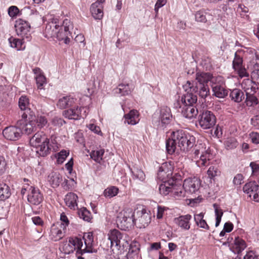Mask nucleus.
I'll return each mask as SVG.
<instances>
[{
    "label": "nucleus",
    "mask_w": 259,
    "mask_h": 259,
    "mask_svg": "<svg viewBox=\"0 0 259 259\" xmlns=\"http://www.w3.org/2000/svg\"><path fill=\"white\" fill-rule=\"evenodd\" d=\"M151 220L150 211L145 208L134 212L131 208H125L117 214L116 223L121 229L125 230L134 225L140 228H145Z\"/></svg>",
    "instance_id": "1"
},
{
    "label": "nucleus",
    "mask_w": 259,
    "mask_h": 259,
    "mask_svg": "<svg viewBox=\"0 0 259 259\" xmlns=\"http://www.w3.org/2000/svg\"><path fill=\"white\" fill-rule=\"evenodd\" d=\"M195 143V138L183 131H172L166 141V149L169 154L178 153L179 150L189 151Z\"/></svg>",
    "instance_id": "2"
},
{
    "label": "nucleus",
    "mask_w": 259,
    "mask_h": 259,
    "mask_svg": "<svg viewBox=\"0 0 259 259\" xmlns=\"http://www.w3.org/2000/svg\"><path fill=\"white\" fill-rule=\"evenodd\" d=\"M73 29V25L68 19H65L61 23L57 18H53L46 25L44 34L48 39L56 38L59 41L63 40L65 44L70 42L71 36L70 30Z\"/></svg>",
    "instance_id": "3"
},
{
    "label": "nucleus",
    "mask_w": 259,
    "mask_h": 259,
    "mask_svg": "<svg viewBox=\"0 0 259 259\" xmlns=\"http://www.w3.org/2000/svg\"><path fill=\"white\" fill-rule=\"evenodd\" d=\"M83 239L85 247L82 249L83 246L82 241L79 238H69V240L64 241L60 246V250L65 254H70L76 250L77 254L83 253L97 252V250L94 248L95 243L92 232L85 233L83 235Z\"/></svg>",
    "instance_id": "4"
},
{
    "label": "nucleus",
    "mask_w": 259,
    "mask_h": 259,
    "mask_svg": "<svg viewBox=\"0 0 259 259\" xmlns=\"http://www.w3.org/2000/svg\"><path fill=\"white\" fill-rule=\"evenodd\" d=\"M30 144L36 148V152L40 156L45 157L50 153L52 150H57L56 143L52 142L42 132H37L30 139Z\"/></svg>",
    "instance_id": "5"
},
{
    "label": "nucleus",
    "mask_w": 259,
    "mask_h": 259,
    "mask_svg": "<svg viewBox=\"0 0 259 259\" xmlns=\"http://www.w3.org/2000/svg\"><path fill=\"white\" fill-rule=\"evenodd\" d=\"M192 156L198 167L207 166L213 158L210 148L201 141H198L193 150Z\"/></svg>",
    "instance_id": "6"
},
{
    "label": "nucleus",
    "mask_w": 259,
    "mask_h": 259,
    "mask_svg": "<svg viewBox=\"0 0 259 259\" xmlns=\"http://www.w3.org/2000/svg\"><path fill=\"white\" fill-rule=\"evenodd\" d=\"M183 87L186 93L180 97L174 105H194L197 101L196 93L198 92V87L195 86L194 82L188 80L183 85Z\"/></svg>",
    "instance_id": "7"
},
{
    "label": "nucleus",
    "mask_w": 259,
    "mask_h": 259,
    "mask_svg": "<svg viewBox=\"0 0 259 259\" xmlns=\"http://www.w3.org/2000/svg\"><path fill=\"white\" fill-rule=\"evenodd\" d=\"M212 79V75L209 73L198 72L196 74L195 86L198 87V94L202 98H205L209 95V89L207 83Z\"/></svg>",
    "instance_id": "8"
},
{
    "label": "nucleus",
    "mask_w": 259,
    "mask_h": 259,
    "mask_svg": "<svg viewBox=\"0 0 259 259\" xmlns=\"http://www.w3.org/2000/svg\"><path fill=\"white\" fill-rule=\"evenodd\" d=\"M172 118L170 109L167 107H163L159 111L155 113L152 117V123L158 129H164L170 123Z\"/></svg>",
    "instance_id": "9"
},
{
    "label": "nucleus",
    "mask_w": 259,
    "mask_h": 259,
    "mask_svg": "<svg viewBox=\"0 0 259 259\" xmlns=\"http://www.w3.org/2000/svg\"><path fill=\"white\" fill-rule=\"evenodd\" d=\"M23 122L22 120L17 121L16 125L6 127L3 131L4 137L10 141H17L19 140L23 134L21 126Z\"/></svg>",
    "instance_id": "10"
},
{
    "label": "nucleus",
    "mask_w": 259,
    "mask_h": 259,
    "mask_svg": "<svg viewBox=\"0 0 259 259\" xmlns=\"http://www.w3.org/2000/svg\"><path fill=\"white\" fill-rule=\"evenodd\" d=\"M232 67L235 72L241 78L248 77L249 73L247 72L244 66L243 65V51L238 50L234 55L232 62Z\"/></svg>",
    "instance_id": "11"
},
{
    "label": "nucleus",
    "mask_w": 259,
    "mask_h": 259,
    "mask_svg": "<svg viewBox=\"0 0 259 259\" xmlns=\"http://www.w3.org/2000/svg\"><path fill=\"white\" fill-rule=\"evenodd\" d=\"M123 234H122L119 231L114 229L111 230L108 234V240L110 242V248L114 251L115 248L119 249V247L121 246H124V243L127 242V240L123 238Z\"/></svg>",
    "instance_id": "12"
},
{
    "label": "nucleus",
    "mask_w": 259,
    "mask_h": 259,
    "mask_svg": "<svg viewBox=\"0 0 259 259\" xmlns=\"http://www.w3.org/2000/svg\"><path fill=\"white\" fill-rule=\"evenodd\" d=\"M198 122L203 130H208L212 127L215 124L216 117L214 114L208 110L204 111L199 115Z\"/></svg>",
    "instance_id": "13"
},
{
    "label": "nucleus",
    "mask_w": 259,
    "mask_h": 259,
    "mask_svg": "<svg viewBox=\"0 0 259 259\" xmlns=\"http://www.w3.org/2000/svg\"><path fill=\"white\" fill-rule=\"evenodd\" d=\"M15 30L17 34L23 39H26L29 41L31 38L30 25L26 21L19 19L15 22Z\"/></svg>",
    "instance_id": "14"
},
{
    "label": "nucleus",
    "mask_w": 259,
    "mask_h": 259,
    "mask_svg": "<svg viewBox=\"0 0 259 259\" xmlns=\"http://www.w3.org/2000/svg\"><path fill=\"white\" fill-rule=\"evenodd\" d=\"M87 110L85 107L76 106L64 111L63 115L69 119L78 120L87 116Z\"/></svg>",
    "instance_id": "15"
},
{
    "label": "nucleus",
    "mask_w": 259,
    "mask_h": 259,
    "mask_svg": "<svg viewBox=\"0 0 259 259\" xmlns=\"http://www.w3.org/2000/svg\"><path fill=\"white\" fill-rule=\"evenodd\" d=\"M243 192L247 194L250 198L252 197L255 202H259V186L255 181L246 183L243 188Z\"/></svg>",
    "instance_id": "16"
},
{
    "label": "nucleus",
    "mask_w": 259,
    "mask_h": 259,
    "mask_svg": "<svg viewBox=\"0 0 259 259\" xmlns=\"http://www.w3.org/2000/svg\"><path fill=\"white\" fill-rule=\"evenodd\" d=\"M200 186V181L196 177L189 178L184 180L183 188L185 192L190 194L195 193Z\"/></svg>",
    "instance_id": "17"
},
{
    "label": "nucleus",
    "mask_w": 259,
    "mask_h": 259,
    "mask_svg": "<svg viewBox=\"0 0 259 259\" xmlns=\"http://www.w3.org/2000/svg\"><path fill=\"white\" fill-rule=\"evenodd\" d=\"M23 123L21 126V130H23L25 134L29 135L36 130V117L35 114L27 115L26 119L21 118Z\"/></svg>",
    "instance_id": "18"
},
{
    "label": "nucleus",
    "mask_w": 259,
    "mask_h": 259,
    "mask_svg": "<svg viewBox=\"0 0 259 259\" xmlns=\"http://www.w3.org/2000/svg\"><path fill=\"white\" fill-rule=\"evenodd\" d=\"M18 105L21 111V118L26 119L27 115L34 114L30 109L29 99L26 96L22 95L20 97Z\"/></svg>",
    "instance_id": "19"
},
{
    "label": "nucleus",
    "mask_w": 259,
    "mask_h": 259,
    "mask_svg": "<svg viewBox=\"0 0 259 259\" xmlns=\"http://www.w3.org/2000/svg\"><path fill=\"white\" fill-rule=\"evenodd\" d=\"M29 191L27 200L30 204L38 205L42 202L44 196L38 188L31 186Z\"/></svg>",
    "instance_id": "20"
},
{
    "label": "nucleus",
    "mask_w": 259,
    "mask_h": 259,
    "mask_svg": "<svg viewBox=\"0 0 259 259\" xmlns=\"http://www.w3.org/2000/svg\"><path fill=\"white\" fill-rule=\"evenodd\" d=\"M175 107L181 112L184 117L189 119L195 118L197 115L198 112L194 105H184L180 106L174 105Z\"/></svg>",
    "instance_id": "21"
},
{
    "label": "nucleus",
    "mask_w": 259,
    "mask_h": 259,
    "mask_svg": "<svg viewBox=\"0 0 259 259\" xmlns=\"http://www.w3.org/2000/svg\"><path fill=\"white\" fill-rule=\"evenodd\" d=\"M173 167L170 163H163L159 168L157 177L162 181H166L171 178L172 175Z\"/></svg>",
    "instance_id": "22"
},
{
    "label": "nucleus",
    "mask_w": 259,
    "mask_h": 259,
    "mask_svg": "<svg viewBox=\"0 0 259 259\" xmlns=\"http://www.w3.org/2000/svg\"><path fill=\"white\" fill-rule=\"evenodd\" d=\"M65 231L58 224H54L50 230L49 239L53 241H58L63 238Z\"/></svg>",
    "instance_id": "23"
},
{
    "label": "nucleus",
    "mask_w": 259,
    "mask_h": 259,
    "mask_svg": "<svg viewBox=\"0 0 259 259\" xmlns=\"http://www.w3.org/2000/svg\"><path fill=\"white\" fill-rule=\"evenodd\" d=\"M192 219V216L187 214L182 215L174 219L175 223L182 230L187 231L190 229L191 223L190 222Z\"/></svg>",
    "instance_id": "24"
},
{
    "label": "nucleus",
    "mask_w": 259,
    "mask_h": 259,
    "mask_svg": "<svg viewBox=\"0 0 259 259\" xmlns=\"http://www.w3.org/2000/svg\"><path fill=\"white\" fill-rule=\"evenodd\" d=\"M134 88V85L132 83H121L114 89L113 92L115 94L121 96H127L131 94Z\"/></svg>",
    "instance_id": "25"
},
{
    "label": "nucleus",
    "mask_w": 259,
    "mask_h": 259,
    "mask_svg": "<svg viewBox=\"0 0 259 259\" xmlns=\"http://www.w3.org/2000/svg\"><path fill=\"white\" fill-rule=\"evenodd\" d=\"M103 3L96 2L93 3L91 6V13L93 17L96 20H101L103 17Z\"/></svg>",
    "instance_id": "26"
},
{
    "label": "nucleus",
    "mask_w": 259,
    "mask_h": 259,
    "mask_svg": "<svg viewBox=\"0 0 259 259\" xmlns=\"http://www.w3.org/2000/svg\"><path fill=\"white\" fill-rule=\"evenodd\" d=\"M241 86L246 94L250 95V94H254L258 89L256 83L249 78L243 79Z\"/></svg>",
    "instance_id": "27"
},
{
    "label": "nucleus",
    "mask_w": 259,
    "mask_h": 259,
    "mask_svg": "<svg viewBox=\"0 0 259 259\" xmlns=\"http://www.w3.org/2000/svg\"><path fill=\"white\" fill-rule=\"evenodd\" d=\"M76 101V99L71 96H63L58 100L57 106L63 109L72 106Z\"/></svg>",
    "instance_id": "28"
},
{
    "label": "nucleus",
    "mask_w": 259,
    "mask_h": 259,
    "mask_svg": "<svg viewBox=\"0 0 259 259\" xmlns=\"http://www.w3.org/2000/svg\"><path fill=\"white\" fill-rule=\"evenodd\" d=\"M77 195L73 193H68L65 196L64 201L66 205L71 209L75 210L77 207Z\"/></svg>",
    "instance_id": "29"
},
{
    "label": "nucleus",
    "mask_w": 259,
    "mask_h": 259,
    "mask_svg": "<svg viewBox=\"0 0 259 259\" xmlns=\"http://www.w3.org/2000/svg\"><path fill=\"white\" fill-rule=\"evenodd\" d=\"M246 247V244L244 240L235 237L233 244L230 246L231 250L235 254H239Z\"/></svg>",
    "instance_id": "30"
},
{
    "label": "nucleus",
    "mask_w": 259,
    "mask_h": 259,
    "mask_svg": "<svg viewBox=\"0 0 259 259\" xmlns=\"http://www.w3.org/2000/svg\"><path fill=\"white\" fill-rule=\"evenodd\" d=\"M124 123L128 124L136 125L140 121L139 114L137 110H132L127 114L124 115Z\"/></svg>",
    "instance_id": "31"
},
{
    "label": "nucleus",
    "mask_w": 259,
    "mask_h": 259,
    "mask_svg": "<svg viewBox=\"0 0 259 259\" xmlns=\"http://www.w3.org/2000/svg\"><path fill=\"white\" fill-rule=\"evenodd\" d=\"M33 72L35 74L34 78L37 88L41 90L43 88L44 84H46V78L40 68H35L33 69Z\"/></svg>",
    "instance_id": "32"
},
{
    "label": "nucleus",
    "mask_w": 259,
    "mask_h": 259,
    "mask_svg": "<svg viewBox=\"0 0 259 259\" xmlns=\"http://www.w3.org/2000/svg\"><path fill=\"white\" fill-rule=\"evenodd\" d=\"M48 181L52 187L56 188L59 186L62 182V177L59 172H52L48 176Z\"/></svg>",
    "instance_id": "33"
},
{
    "label": "nucleus",
    "mask_w": 259,
    "mask_h": 259,
    "mask_svg": "<svg viewBox=\"0 0 259 259\" xmlns=\"http://www.w3.org/2000/svg\"><path fill=\"white\" fill-rule=\"evenodd\" d=\"M132 176L134 180H137L141 182H143L146 178L144 171L137 166H134L133 168H130Z\"/></svg>",
    "instance_id": "34"
},
{
    "label": "nucleus",
    "mask_w": 259,
    "mask_h": 259,
    "mask_svg": "<svg viewBox=\"0 0 259 259\" xmlns=\"http://www.w3.org/2000/svg\"><path fill=\"white\" fill-rule=\"evenodd\" d=\"M9 41L11 47L15 48L17 51L24 50L25 48V45L22 39L11 37L9 39Z\"/></svg>",
    "instance_id": "35"
},
{
    "label": "nucleus",
    "mask_w": 259,
    "mask_h": 259,
    "mask_svg": "<svg viewBox=\"0 0 259 259\" xmlns=\"http://www.w3.org/2000/svg\"><path fill=\"white\" fill-rule=\"evenodd\" d=\"M9 186L6 184L0 182V200H5L11 196Z\"/></svg>",
    "instance_id": "36"
},
{
    "label": "nucleus",
    "mask_w": 259,
    "mask_h": 259,
    "mask_svg": "<svg viewBox=\"0 0 259 259\" xmlns=\"http://www.w3.org/2000/svg\"><path fill=\"white\" fill-rule=\"evenodd\" d=\"M203 218L204 213L201 212L199 214H195L194 219L196 225L199 227L208 230L209 229V227L205 220L203 219Z\"/></svg>",
    "instance_id": "37"
},
{
    "label": "nucleus",
    "mask_w": 259,
    "mask_h": 259,
    "mask_svg": "<svg viewBox=\"0 0 259 259\" xmlns=\"http://www.w3.org/2000/svg\"><path fill=\"white\" fill-rule=\"evenodd\" d=\"M230 97L234 102L239 103L244 98V94L240 90L235 89L231 91Z\"/></svg>",
    "instance_id": "38"
},
{
    "label": "nucleus",
    "mask_w": 259,
    "mask_h": 259,
    "mask_svg": "<svg viewBox=\"0 0 259 259\" xmlns=\"http://www.w3.org/2000/svg\"><path fill=\"white\" fill-rule=\"evenodd\" d=\"M163 183H161L159 186V193L163 195H167L170 192L171 193L173 185H170L168 182L163 181Z\"/></svg>",
    "instance_id": "39"
},
{
    "label": "nucleus",
    "mask_w": 259,
    "mask_h": 259,
    "mask_svg": "<svg viewBox=\"0 0 259 259\" xmlns=\"http://www.w3.org/2000/svg\"><path fill=\"white\" fill-rule=\"evenodd\" d=\"M104 152L105 151L103 149H96L91 152L90 156L94 161L100 163L103 159Z\"/></svg>",
    "instance_id": "40"
},
{
    "label": "nucleus",
    "mask_w": 259,
    "mask_h": 259,
    "mask_svg": "<svg viewBox=\"0 0 259 259\" xmlns=\"http://www.w3.org/2000/svg\"><path fill=\"white\" fill-rule=\"evenodd\" d=\"M212 91L214 95L218 98H223L228 94L227 91L224 88L219 85H216L212 87Z\"/></svg>",
    "instance_id": "41"
},
{
    "label": "nucleus",
    "mask_w": 259,
    "mask_h": 259,
    "mask_svg": "<svg viewBox=\"0 0 259 259\" xmlns=\"http://www.w3.org/2000/svg\"><path fill=\"white\" fill-rule=\"evenodd\" d=\"M213 206L214 209V213L215 217V227H218L221 223L222 217L223 215V211L215 203L213 204Z\"/></svg>",
    "instance_id": "42"
},
{
    "label": "nucleus",
    "mask_w": 259,
    "mask_h": 259,
    "mask_svg": "<svg viewBox=\"0 0 259 259\" xmlns=\"http://www.w3.org/2000/svg\"><path fill=\"white\" fill-rule=\"evenodd\" d=\"M119 189L115 186H110L106 188L104 191V195L106 197L112 198L117 195Z\"/></svg>",
    "instance_id": "43"
},
{
    "label": "nucleus",
    "mask_w": 259,
    "mask_h": 259,
    "mask_svg": "<svg viewBox=\"0 0 259 259\" xmlns=\"http://www.w3.org/2000/svg\"><path fill=\"white\" fill-rule=\"evenodd\" d=\"M221 173V172L219 166L215 165L210 166L207 171L208 177L211 179H213L215 177L220 176Z\"/></svg>",
    "instance_id": "44"
},
{
    "label": "nucleus",
    "mask_w": 259,
    "mask_h": 259,
    "mask_svg": "<svg viewBox=\"0 0 259 259\" xmlns=\"http://www.w3.org/2000/svg\"><path fill=\"white\" fill-rule=\"evenodd\" d=\"M78 215L80 219L88 222L92 218L91 212L85 207H83L78 211Z\"/></svg>",
    "instance_id": "45"
},
{
    "label": "nucleus",
    "mask_w": 259,
    "mask_h": 259,
    "mask_svg": "<svg viewBox=\"0 0 259 259\" xmlns=\"http://www.w3.org/2000/svg\"><path fill=\"white\" fill-rule=\"evenodd\" d=\"M206 12L203 9L197 11L195 14V19L197 22L205 23L207 21L206 18Z\"/></svg>",
    "instance_id": "46"
},
{
    "label": "nucleus",
    "mask_w": 259,
    "mask_h": 259,
    "mask_svg": "<svg viewBox=\"0 0 259 259\" xmlns=\"http://www.w3.org/2000/svg\"><path fill=\"white\" fill-rule=\"evenodd\" d=\"M248 67L251 68L252 73L255 71H259V59L255 54H254V55H253V59L250 62Z\"/></svg>",
    "instance_id": "47"
},
{
    "label": "nucleus",
    "mask_w": 259,
    "mask_h": 259,
    "mask_svg": "<svg viewBox=\"0 0 259 259\" xmlns=\"http://www.w3.org/2000/svg\"><path fill=\"white\" fill-rule=\"evenodd\" d=\"M171 193L175 197L178 198L184 197L185 196V191H183L181 186L173 185Z\"/></svg>",
    "instance_id": "48"
},
{
    "label": "nucleus",
    "mask_w": 259,
    "mask_h": 259,
    "mask_svg": "<svg viewBox=\"0 0 259 259\" xmlns=\"http://www.w3.org/2000/svg\"><path fill=\"white\" fill-rule=\"evenodd\" d=\"M56 224H58L61 227H62V228L66 230L67 227L69 224V221L65 213H62L60 215V222H57Z\"/></svg>",
    "instance_id": "49"
},
{
    "label": "nucleus",
    "mask_w": 259,
    "mask_h": 259,
    "mask_svg": "<svg viewBox=\"0 0 259 259\" xmlns=\"http://www.w3.org/2000/svg\"><path fill=\"white\" fill-rule=\"evenodd\" d=\"M69 152L66 150H62L57 154V161L58 163L61 164L62 163L67 157L69 155Z\"/></svg>",
    "instance_id": "50"
},
{
    "label": "nucleus",
    "mask_w": 259,
    "mask_h": 259,
    "mask_svg": "<svg viewBox=\"0 0 259 259\" xmlns=\"http://www.w3.org/2000/svg\"><path fill=\"white\" fill-rule=\"evenodd\" d=\"M7 163L4 156L0 155V176L4 174L7 168Z\"/></svg>",
    "instance_id": "51"
},
{
    "label": "nucleus",
    "mask_w": 259,
    "mask_h": 259,
    "mask_svg": "<svg viewBox=\"0 0 259 259\" xmlns=\"http://www.w3.org/2000/svg\"><path fill=\"white\" fill-rule=\"evenodd\" d=\"M47 123V120L45 116H40L36 118V124L39 128H42Z\"/></svg>",
    "instance_id": "52"
},
{
    "label": "nucleus",
    "mask_w": 259,
    "mask_h": 259,
    "mask_svg": "<svg viewBox=\"0 0 259 259\" xmlns=\"http://www.w3.org/2000/svg\"><path fill=\"white\" fill-rule=\"evenodd\" d=\"M249 137L252 143L254 144H259V133L252 132L249 134Z\"/></svg>",
    "instance_id": "53"
},
{
    "label": "nucleus",
    "mask_w": 259,
    "mask_h": 259,
    "mask_svg": "<svg viewBox=\"0 0 259 259\" xmlns=\"http://www.w3.org/2000/svg\"><path fill=\"white\" fill-rule=\"evenodd\" d=\"M244 177L242 174H238L236 175L233 180L234 185L240 186L243 183Z\"/></svg>",
    "instance_id": "54"
},
{
    "label": "nucleus",
    "mask_w": 259,
    "mask_h": 259,
    "mask_svg": "<svg viewBox=\"0 0 259 259\" xmlns=\"http://www.w3.org/2000/svg\"><path fill=\"white\" fill-rule=\"evenodd\" d=\"M8 14L11 17H16L19 12V9L15 6H11L8 9Z\"/></svg>",
    "instance_id": "55"
},
{
    "label": "nucleus",
    "mask_w": 259,
    "mask_h": 259,
    "mask_svg": "<svg viewBox=\"0 0 259 259\" xmlns=\"http://www.w3.org/2000/svg\"><path fill=\"white\" fill-rule=\"evenodd\" d=\"M237 142L235 139H229L226 142V146L227 149H233L237 146Z\"/></svg>",
    "instance_id": "56"
},
{
    "label": "nucleus",
    "mask_w": 259,
    "mask_h": 259,
    "mask_svg": "<svg viewBox=\"0 0 259 259\" xmlns=\"http://www.w3.org/2000/svg\"><path fill=\"white\" fill-rule=\"evenodd\" d=\"M87 127L94 133L98 135H101L102 132L99 126L93 123H90L87 125Z\"/></svg>",
    "instance_id": "57"
},
{
    "label": "nucleus",
    "mask_w": 259,
    "mask_h": 259,
    "mask_svg": "<svg viewBox=\"0 0 259 259\" xmlns=\"http://www.w3.org/2000/svg\"><path fill=\"white\" fill-rule=\"evenodd\" d=\"M254 94H250V95L246 94V100L248 101H250L252 104H257V99L256 97L254 96Z\"/></svg>",
    "instance_id": "58"
},
{
    "label": "nucleus",
    "mask_w": 259,
    "mask_h": 259,
    "mask_svg": "<svg viewBox=\"0 0 259 259\" xmlns=\"http://www.w3.org/2000/svg\"><path fill=\"white\" fill-rule=\"evenodd\" d=\"M233 224L231 222H228L225 223L223 229L225 231L230 233L233 229Z\"/></svg>",
    "instance_id": "59"
},
{
    "label": "nucleus",
    "mask_w": 259,
    "mask_h": 259,
    "mask_svg": "<svg viewBox=\"0 0 259 259\" xmlns=\"http://www.w3.org/2000/svg\"><path fill=\"white\" fill-rule=\"evenodd\" d=\"M31 219L33 223L35 225L42 226L44 224L42 220L39 217H34Z\"/></svg>",
    "instance_id": "60"
},
{
    "label": "nucleus",
    "mask_w": 259,
    "mask_h": 259,
    "mask_svg": "<svg viewBox=\"0 0 259 259\" xmlns=\"http://www.w3.org/2000/svg\"><path fill=\"white\" fill-rule=\"evenodd\" d=\"M64 122H65L62 118L57 117H54L52 120V123L55 125L61 126Z\"/></svg>",
    "instance_id": "61"
},
{
    "label": "nucleus",
    "mask_w": 259,
    "mask_h": 259,
    "mask_svg": "<svg viewBox=\"0 0 259 259\" xmlns=\"http://www.w3.org/2000/svg\"><path fill=\"white\" fill-rule=\"evenodd\" d=\"M164 210H165L164 207L160 206H158L157 212V214H156V217H157V219H160L162 218Z\"/></svg>",
    "instance_id": "62"
},
{
    "label": "nucleus",
    "mask_w": 259,
    "mask_h": 259,
    "mask_svg": "<svg viewBox=\"0 0 259 259\" xmlns=\"http://www.w3.org/2000/svg\"><path fill=\"white\" fill-rule=\"evenodd\" d=\"M222 134L223 131L222 127L219 125H217L215 127V130L214 131V135L217 138H220L222 136Z\"/></svg>",
    "instance_id": "63"
},
{
    "label": "nucleus",
    "mask_w": 259,
    "mask_h": 259,
    "mask_svg": "<svg viewBox=\"0 0 259 259\" xmlns=\"http://www.w3.org/2000/svg\"><path fill=\"white\" fill-rule=\"evenodd\" d=\"M256 256L253 251H250L247 252L243 259H255Z\"/></svg>",
    "instance_id": "64"
}]
</instances>
